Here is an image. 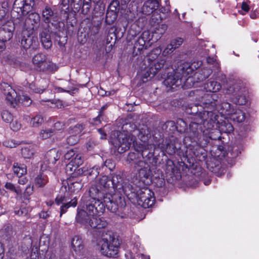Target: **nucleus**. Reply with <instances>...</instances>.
Wrapping results in <instances>:
<instances>
[{
    "label": "nucleus",
    "instance_id": "22",
    "mask_svg": "<svg viewBox=\"0 0 259 259\" xmlns=\"http://www.w3.org/2000/svg\"><path fill=\"white\" fill-rule=\"evenodd\" d=\"M165 175L167 177L175 179H178L181 177L180 169L176 166L173 161L167 159L166 161L164 167Z\"/></svg>",
    "mask_w": 259,
    "mask_h": 259
},
{
    "label": "nucleus",
    "instance_id": "47",
    "mask_svg": "<svg viewBox=\"0 0 259 259\" xmlns=\"http://www.w3.org/2000/svg\"><path fill=\"white\" fill-rule=\"evenodd\" d=\"M4 187L6 190L15 193L16 194V196H18V195L20 194V187L19 186H15V185L10 182H6Z\"/></svg>",
    "mask_w": 259,
    "mask_h": 259
},
{
    "label": "nucleus",
    "instance_id": "45",
    "mask_svg": "<svg viewBox=\"0 0 259 259\" xmlns=\"http://www.w3.org/2000/svg\"><path fill=\"white\" fill-rule=\"evenodd\" d=\"M84 128L83 123H78L74 126H71L68 128V133L70 135L76 136L80 134Z\"/></svg>",
    "mask_w": 259,
    "mask_h": 259
},
{
    "label": "nucleus",
    "instance_id": "10",
    "mask_svg": "<svg viewBox=\"0 0 259 259\" xmlns=\"http://www.w3.org/2000/svg\"><path fill=\"white\" fill-rule=\"evenodd\" d=\"M136 199L138 204L145 208L152 207L155 202L154 192L145 186L139 188Z\"/></svg>",
    "mask_w": 259,
    "mask_h": 259
},
{
    "label": "nucleus",
    "instance_id": "64",
    "mask_svg": "<svg viewBox=\"0 0 259 259\" xmlns=\"http://www.w3.org/2000/svg\"><path fill=\"white\" fill-rule=\"evenodd\" d=\"M10 123V128L14 132L19 131L21 127V124L17 120H13Z\"/></svg>",
    "mask_w": 259,
    "mask_h": 259
},
{
    "label": "nucleus",
    "instance_id": "55",
    "mask_svg": "<svg viewBox=\"0 0 259 259\" xmlns=\"http://www.w3.org/2000/svg\"><path fill=\"white\" fill-rule=\"evenodd\" d=\"M55 133V130L52 128L42 130L40 132L39 136L42 140L50 138Z\"/></svg>",
    "mask_w": 259,
    "mask_h": 259
},
{
    "label": "nucleus",
    "instance_id": "27",
    "mask_svg": "<svg viewBox=\"0 0 259 259\" xmlns=\"http://www.w3.org/2000/svg\"><path fill=\"white\" fill-rule=\"evenodd\" d=\"M110 178V181L112 182L111 185V190L113 191V193H119L121 196V188L123 185V179L120 175H113Z\"/></svg>",
    "mask_w": 259,
    "mask_h": 259
},
{
    "label": "nucleus",
    "instance_id": "18",
    "mask_svg": "<svg viewBox=\"0 0 259 259\" xmlns=\"http://www.w3.org/2000/svg\"><path fill=\"white\" fill-rule=\"evenodd\" d=\"M41 17L42 21L47 24V27L50 26V24H51L56 29L58 28L60 22L58 21L57 14L48 5L42 10Z\"/></svg>",
    "mask_w": 259,
    "mask_h": 259
},
{
    "label": "nucleus",
    "instance_id": "33",
    "mask_svg": "<svg viewBox=\"0 0 259 259\" xmlns=\"http://www.w3.org/2000/svg\"><path fill=\"white\" fill-rule=\"evenodd\" d=\"M27 21H29L31 24V27L30 28L34 30L36 29L39 25L40 16L38 13L33 12L28 15Z\"/></svg>",
    "mask_w": 259,
    "mask_h": 259
},
{
    "label": "nucleus",
    "instance_id": "4",
    "mask_svg": "<svg viewBox=\"0 0 259 259\" xmlns=\"http://www.w3.org/2000/svg\"><path fill=\"white\" fill-rule=\"evenodd\" d=\"M199 118H194L189 124V137L185 138V143L187 144V141H196L203 136H206L207 133L205 131L211 129L214 126L216 123L215 116L208 117L204 111L203 113L199 114Z\"/></svg>",
    "mask_w": 259,
    "mask_h": 259
},
{
    "label": "nucleus",
    "instance_id": "51",
    "mask_svg": "<svg viewBox=\"0 0 259 259\" xmlns=\"http://www.w3.org/2000/svg\"><path fill=\"white\" fill-rule=\"evenodd\" d=\"M205 133H207V134L205 135L207 138H208V143H209L210 140H220L221 136V132L219 130L215 129L213 132H209L207 131H205Z\"/></svg>",
    "mask_w": 259,
    "mask_h": 259
},
{
    "label": "nucleus",
    "instance_id": "58",
    "mask_svg": "<svg viewBox=\"0 0 259 259\" xmlns=\"http://www.w3.org/2000/svg\"><path fill=\"white\" fill-rule=\"evenodd\" d=\"M83 162V158L81 154H75L74 157L71 159L70 163L73 166L77 167L81 165Z\"/></svg>",
    "mask_w": 259,
    "mask_h": 259
},
{
    "label": "nucleus",
    "instance_id": "6",
    "mask_svg": "<svg viewBox=\"0 0 259 259\" xmlns=\"http://www.w3.org/2000/svg\"><path fill=\"white\" fill-rule=\"evenodd\" d=\"M99 244L101 246L100 251L103 255L110 257L117 256L120 243L112 232L103 233Z\"/></svg>",
    "mask_w": 259,
    "mask_h": 259
},
{
    "label": "nucleus",
    "instance_id": "20",
    "mask_svg": "<svg viewBox=\"0 0 259 259\" xmlns=\"http://www.w3.org/2000/svg\"><path fill=\"white\" fill-rule=\"evenodd\" d=\"M135 186L131 185L129 183H124L123 185L121 188V194H122L123 198H124V195H125L127 198L130 200H134L137 197L138 193L139 192V187L136 185L134 183ZM125 200V198H124ZM125 202V201L124 200Z\"/></svg>",
    "mask_w": 259,
    "mask_h": 259
},
{
    "label": "nucleus",
    "instance_id": "2",
    "mask_svg": "<svg viewBox=\"0 0 259 259\" xmlns=\"http://www.w3.org/2000/svg\"><path fill=\"white\" fill-rule=\"evenodd\" d=\"M112 182L110 178L104 175L96 184L90 188H96L98 193H101L107 209L112 212H116L119 208H124L126 202L124 198L118 192L113 193L111 190Z\"/></svg>",
    "mask_w": 259,
    "mask_h": 259
},
{
    "label": "nucleus",
    "instance_id": "42",
    "mask_svg": "<svg viewBox=\"0 0 259 259\" xmlns=\"http://www.w3.org/2000/svg\"><path fill=\"white\" fill-rule=\"evenodd\" d=\"M49 180L47 175L40 174L35 178L34 183L37 187H42L48 182Z\"/></svg>",
    "mask_w": 259,
    "mask_h": 259
},
{
    "label": "nucleus",
    "instance_id": "28",
    "mask_svg": "<svg viewBox=\"0 0 259 259\" xmlns=\"http://www.w3.org/2000/svg\"><path fill=\"white\" fill-rule=\"evenodd\" d=\"M159 3L156 0H148L146 1L142 8L143 14L149 15L155 11L158 7Z\"/></svg>",
    "mask_w": 259,
    "mask_h": 259
},
{
    "label": "nucleus",
    "instance_id": "39",
    "mask_svg": "<svg viewBox=\"0 0 259 259\" xmlns=\"http://www.w3.org/2000/svg\"><path fill=\"white\" fill-rule=\"evenodd\" d=\"M34 153V149L32 145H25L21 148V154L24 158L30 159L32 158Z\"/></svg>",
    "mask_w": 259,
    "mask_h": 259
},
{
    "label": "nucleus",
    "instance_id": "5",
    "mask_svg": "<svg viewBox=\"0 0 259 259\" xmlns=\"http://www.w3.org/2000/svg\"><path fill=\"white\" fill-rule=\"evenodd\" d=\"M153 139L155 142V147L159 149L164 154L173 155L176 154L182 160L186 159V152L184 149L180 147L178 139L174 136H170L163 139V135L160 134L156 136V134L153 135Z\"/></svg>",
    "mask_w": 259,
    "mask_h": 259
},
{
    "label": "nucleus",
    "instance_id": "7",
    "mask_svg": "<svg viewBox=\"0 0 259 259\" xmlns=\"http://www.w3.org/2000/svg\"><path fill=\"white\" fill-rule=\"evenodd\" d=\"M191 143L188 144V147L186 152V159L188 161L187 153H189L191 157H195L198 160L202 161L205 160L207 157L206 151L204 149L208 144V138L206 136H203L199 138V140L190 141Z\"/></svg>",
    "mask_w": 259,
    "mask_h": 259
},
{
    "label": "nucleus",
    "instance_id": "50",
    "mask_svg": "<svg viewBox=\"0 0 259 259\" xmlns=\"http://www.w3.org/2000/svg\"><path fill=\"white\" fill-rule=\"evenodd\" d=\"M45 82L46 84L41 87H37L35 84L31 83L29 85V88L31 90H32L33 92L35 93L41 94L42 93L48 88V84L47 83V81L45 79H42L41 80V83Z\"/></svg>",
    "mask_w": 259,
    "mask_h": 259
},
{
    "label": "nucleus",
    "instance_id": "54",
    "mask_svg": "<svg viewBox=\"0 0 259 259\" xmlns=\"http://www.w3.org/2000/svg\"><path fill=\"white\" fill-rule=\"evenodd\" d=\"M116 18L117 15L116 12L108 10L106 13L105 22L108 24H112L116 19Z\"/></svg>",
    "mask_w": 259,
    "mask_h": 259
},
{
    "label": "nucleus",
    "instance_id": "34",
    "mask_svg": "<svg viewBox=\"0 0 259 259\" xmlns=\"http://www.w3.org/2000/svg\"><path fill=\"white\" fill-rule=\"evenodd\" d=\"M229 118L234 121L241 123L244 121L246 115L242 110L234 109V111L232 112Z\"/></svg>",
    "mask_w": 259,
    "mask_h": 259
},
{
    "label": "nucleus",
    "instance_id": "11",
    "mask_svg": "<svg viewBox=\"0 0 259 259\" xmlns=\"http://www.w3.org/2000/svg\"><path fill=\"white\" fill-rule=\"evenodd\" d=\"M178 69L179 67L176 70H172V72H168L166 77L165 74H162L161 77L165 79L164 84L172 90L182 85L183 80L186 79V77L183 75L182 71H179Z\"/></svg>",
    "mask_w": 259,
    "mask_h": 259
},
{
    "label": "nucleus",
    "instance_id": "31",
    "mask_svg": "<svg viewBox=\"0 0 259 259\" xmlns=\"http://www.w3.org/2000/svg\"><path fill=\"white\" fill-rule=\"evenodd\" d=\"M81 169L82 175L92 177V179L96 178L100 174L99 165H95L90 168L83 167Z\"/></svg>",
    "mask_w": 259,
    "mask_h": 259
},
{
    "label": "nucleus",
    "instance_id": "37",
    "mask_svg": "<svg viewBox=\"0 0 259 259\" xmlns=\"http://www.w3.org/2000/svg\"><path fill=\"white\" fill-rule=\"evenodd\" d=\"M219 131L221 133L230 134L234 131V127L228 120L222 121L219 125Z\"/></svg>",
    "mask_w": 259,
    "mask_h": 259
},
{
    "label": "nucleus",
    "instance_id": "14",
    "mask_svg": "<svg viewBox=\"0 0 259 259\" xmlns=\"http://www.w3.org/2000/svg\"><path fill=\"white\" fill-rule=\"evenodd\" d=\"M136 143L138 142L135 141V138L133 137L132 134L127 135L121 134L118 136L115 147L119 153H122L128 150L132 145L134 146Z\"/></svg>",
    "mask_w": 259,
    "mask_h": 259
},
{
    "label": "nucleus",
    "instance_id": "44",
    "mask_svg": "<svg viewBox=\"0 0 259 259\" xmlns=\"http://www.w3.org/2000/svg\"><path fill=\"white\" fill-rule=\"evenodd\" d=\"M44 120V118L42 115L37 114L31 118L30 121V125L33 127H38L41 125Z\"/></svg>",
    "mask_w": 259,
    "mask_h": 259
},
{
    "label": "nucleus",
    "instance_id": "25",
    "mask_svg": "<svg viewBox=\"0 0 259 259\" xmlns=\"http://www.w3.org/2000/svg\"><path fill=\"white\" fill-rule=\"evenodd\" d=\"M33 186L29 185L23 193L20 188V194L18 195V196H15V198L17 201L26 204L29 202L30 197L33 193Z\"/></svg>",
    "mask_w": 259,
    "mask_h": 259
},
{
    "label": "nucleus",
    "instance_id": "24",
    "mask_svg": "<svg viewBox=\"0 0 259 259\" xmlns=\"http://www.w3.org/2000/svg\"><path fill=\"white\" fill-rule=\"evenodd\" d=\"M131 134L134 138L137 137L143 143H148L147 141L151 137L150 131L146 126L135 129Z\"/></svg>",
    "mask_w": 259,
    "mask_h": 259
},
{
    "label": "nucleus",
    "instance_id": "52",
    "mask_svg": "<svg viewBox=\"0 0 259 259\" xmlns=\"http://www.w3.org/2000/svg\"><path fill=\"white\" fill-rule=\"evenodd\" d=\"M203 99H204V97H203ZM203 101H204L203 100ZM204 102H203V103ZM203 104H204L203 103ZM204 106V105H203ZM204 106L203 107V111L202 112V111H200L199 112V109L198 108V106L196 104L195 105H193L191 106H189L188 108L187 109V113H188L189 114H192V115H195V117L194 118H199V114L201 112V113H203L204 112Z\"/></svg>",
    "mask_w": 259,
    "mask_h": 259
},
{
    "label": "nucleus",
    "instance_id": "36",
    "mask_svg": "<svg viewBox=\"0 0 259 259\" xmlns=\"http://www.w3.org/2000/svg\"><path fill=\"white\" fill-rule=\"evenodd\" d=\"M204 88L207 92L215 93L221 90L222 85L220 83L211 80L209 81L205 84Z\"/></svg>",
    "mask_w": 259,
    "mask_h": 259
},
{
    "label": "nucleus",
    "instance_id": "26",
    "mask_svg": "<svg viewBox=\"0 0 259 259\" xmlns=\"http://www.w3.org/2000/svg\"><path fill=\"white\" fill-rule=\"evenodd\" d=\"M149 34L148 32H144L139 36L136 41L134 45V49H137L138 51L141 53L144 49H147V43L150 41V38L148 37Z\"/></svg>",
    "mask_w": 259,
    "mask_h": 259
},
{
    "label": "nucleus",
    "instance_id": "59",
    "mask_svg": "<svg viewBox=\"0 0 259 259\" xmlns=\"http://www.w3.org/2000/svg\"><path fill=\"white\" fill-rule=\"evenodd\" d=\"M28 212V208L21 205L20 207H15L14 208V213L18 216H25Z\"/></svg>",
    "mask_w": 259,
    "mask_h": 259
},
{
    "label": "nucleus",
    "instance_id": "32",
    "mask_svg": "<svg viewBox=\"0 0 259 259\" xmlns=\"http://www.w3.org/2000/svg\"><path fill=\"white\" fill-rule=\"evenodd\" d=\"M12 169L18 177H21L27 174V167L24 164L15 162L13 163Z\"/></svg>",
    "mask_w": 259,
    "mask_h": 259
},
{
    "label": "nucleus",
    "instance_id": "30",
    "mask_svg": "<svg viewBox=\"0 0 259 259\" xmlns=\"http://www.w3.org/2000/svg\"><path fill=\"white\" fill-rule=\"evenodd\" d=\"M212 73L211 69L207 68H204L199 70L194 74V78L196 82H200L205 80Z\"/></svg>",
    "mask_w": 259,
    "mask_h": 259
},
{
    "label": "nucleus",
    "instance_id": "19",
    "mask_svg": "<svg viewBox=\"0 0 259 259\" xmlns=\"http://www.w3.org/2000/svg\"><path fill=\"white\" fill-rule=\"evenodd\" d=\"M178 122H180L181 124H182V129L178 130L174 121L168 120L164 123H161V130L163 133L168 135L174 134L176 131H178L180 133L184 132L187 127L186 123L183 119H180Z\"/></svg>",
    "mask_w": 259,
    "mask_h": 259
},
{
    "label": "nucleus",
    "instance_id": "46",
    "mask_svg": "<svg viewBox=\"0 0 259 259\" xmlns=\"http://www.w3.org/2000/svg\"><path fill=\"white\" fill-rule=\"evenodd\" d=\"M72 199L71 197L70 196L69 193H64L63 194H60L57 195L56 198H55V203L59 205L61 204H63L65 203H68L69 202V200H71Z\"/></svg>",
    "mask_w": 259,
    "mask_h": 259
},
{
    "label": "nucleus",
    "instance_id": "53",
    "mask_svg": "<svg viewBox=\"0 0 259 259\" xmlns=\"http://www.w3.org/2000/svg\"><path fill=\"white\" fill-rule=\"evenodd\" d=\"M6 96V100L10 106L13 108H15L17 106L16 97L17 94L15 91V94L8 93L5 95Z\"/></svg>",
    "mask_w": 259,
    "mask_h": 259
},
{
    "label": "nucleus",
    "instance_id": "16",
    "mask_svg": "<svg viewBox=\"0 0 259 259\" xmlns=\"http://www.w3.org/2000/svg\"><path fill=\"white\" fill-rule=\"evenodd\" d=\"M100 215L93 216L88 219H83L80 217L78 223L84 226L85 227H90L92 228L101 229L104 228L107 226L106 219Z\"/></svg>",
    "mask_w": 259,
    "mask_h": 259
},
{
    "label": "nucleus",
    "instance_id": "41",
    "mask_svg": "<svg viewBox=\"0 0 259 259\" xmlns=\"http://www.w3.org/2000/svg\"><path fill=\"white\" fill-rule=\"evenodd\" d=\"M21 45L24 49L27 50L30 47L33 43V37L30 35L25 36L23 32L21 37Z\"/></svg>",
    "mask_w": 259,
    "mask_h": 259
},
{
    "label": "nucleus",
    "instance_id": "15",
    "mask_svg": "<svg viewBox=\"0 0 259 259\" xmlns=\"http://www.w3.org/2000/svg\"><path fill=\"white\" fill-rule=\"evenodd\" d=\"M169 66L170 65L168 62L164 59L152 61L150 63L149 66L147 68L143 77L152 78L161 69H168Z\"/></svg>",
    "mask_w": 259,
    "mask_h": 259
},
{
    "label": "nucleus",
    "instance_id": "13",
    "mask_svg": "<svg viewBox=\"0 0 259 259\" xmlns=\"http://www.w3.org/2000/svg\"><path fill=\"white\" fill-rule=\"evenodd\" d=\"M138 170V174H136L135 180L133 179V182L139 187L150 184L151 172V168L148 164H147L146 166V165H143Z\"/></svg>",
    "mask_w": 259,
    "mask_h": 259
},
{
    "label": "nucleus",
    "instance_id": "48",
    "mask_svg": "<svg viewBox=\"0 0 259 259\" xmlns=\"http://www.w3.org/2000/svg\"><path fill=\"white\" fill-rule=\"evenodd\" d=\"M13 36L11 30H7L5 28H0V39L4 42L9 40Z\"/></svg>",
    "mask_w": 259,
    "mask_h": 259
},
{
    "label": "nucleus",
    "instance_id": "63",
    "mask_svg": "<svg viewBox=\"0 0 259 259\" xmlns=\"http://www.w3.org/2000/svg\"><path fill=\"white\" fill-rule=\"evenodd\" d=\"M19 101L24 106H28L32 103L31 99L27 95H23L20 97Z\"/></svg>",
    "mask_w": 259,
    "mask_h": 259
},
{
    "label": "nucleus",
    "instance_id": "8",
    "mask_svg": "<svg viewBox=\"0 0 259 259\" xmlns=\"http://www.w3.org/2000/svg\"><path fill=\"white\" fill-rule=\"evenodd\" d=\"M155 142L153 140V144L149 143H136L134 144V148L136 152H140V155L142 157L144 165L146 164H151L156 166L158 162V158L154 156V150L155 148Z\"/></svg>",
    "mask_w": 259,
    "mask_h": 259
},
{
    "label": "nucleus",
    "instance_id": "43",
    "mask_svg": "<svg viewBox=\"0 0 259 259\" xmlns=\"http://www.w3.org/2000/svg\"><path fill=\"white\" fill-rule=\"evenodd\" d=\"M47 56L44 53H37L32 58V61L34 66V69L47 60Z\"/></svg>",
    "mask_w": 259,
    "mask_h": 259
},
{
    "label": "nucleus",
    "instance_id": "40",
    "mask_svg": "<svg viewBox=\"0 0 259 259\" xmlns=\"http://www.w3.org/2000/svg\"><path fill=\"white\" fill-rule=\"evenodd\" d=\"M77 204V198L76 197H74L71 200L69 201L68 203H65L64 204H62L60 207V216L61 217L63 214L66 213L67 211V209L70 207H75Z\"/></svg>",
    "mask_w": 259,
    "mask_h": 259
},
{
    "label": "nucleus",
    "instance_id": "38",
    "mask_svg": "<svg viewBox=\"0 0 259 259\" xmlns=\"http://www.w3.org/2000/svg\"><path fill=\"white\" fill-rule=\"evenodd\" d=\"M46 158H48L49 163L55 164L56 161L60 158L58 151L55 149H51L47 153Z\"/></svg>",
    "mask_w": 259,
    "mask_h": 259
},
{
    "label": "nucleus",
    "instance_id": "29",
    "mask_svg": "<svg viewBox=\"0 0 259 259\" xmlns=\"http://www.w3.org/2000/svg\"><path fill=\"white\" fill-rule=\"evenodd\" d=\"M140 153L130 152L128 154L127 160L131 164H135V167H142L144 164V162L140 158Z\"/></svg>",
    "mask_w": 259,
    "mask_h": 259
},
{
    "label": "nucleus",
    "instance_id": "57",
    "mask_svg": "<svg viewBox=\"0 0 259 259\" xmlns=\"http://www.w3.org/2000/svg\"><path fill=\"white\" fill-rule=\"evenodd\" d=\"M91 7V0H84L80 10V13L83 15L88 14L90 11Z\"/></svg>",
    "mask_w": 259,
    "mask_h": 259
},
{
    "label": "nucleus",
    "instance_id": "12",
    "mask_svg": "<svg viewBox=\"0 0 259 259\" xmlns=\"http://www.w3.org/2000/svg\"><path fill=\"white\" fill-rule=\"evenodd\" d=\"M50 27V26H49L48 27L44 28L39 33L40 41L46 49H49L52 46V41L50 36L51 32L49 30ZM51 33H53V34L55 36V40L58 42L59 46L62 47L65 45L66 39L65 40V42L64 41H61L60 35L57 31L55 32H51Z\"/></svg>",
    "mask_w": 259,
    "mask_h": 259
},
{
    "label": "nucleus",
    "instance_id": "3",
    "mask_svg": "<svg viewBox=\"0 0 259 259\" xmlns=\"http://www.w3.org/2000/svg\"><path fill=\"white\" fill-rule=\"evenodd\" d=\"M204 101V109L207 116L211 117L213 115H216L215 124L219 123L218 119L219 115L222 116L226 115L230 116L232 112L234 111L232 106L228 102L221 103L219 94L212 93L205 95Z\"/></svg>",
    "mask_w": 259,
    "mask_h": 259
},
{
    "label": "nucleus",
    "instance_id": "9",
    "mask_svg": "<svg viewBox=\"0 0 259 259\" xmlns=\"http://www.w3.org/2000/svg\"><path fill=\"white\" fill-rule=\"evenodd\" d=\"M34 0H15L11 11V16L14 23L22 21L23 16L32 10Z\"/></svg>",
    "mask_w": 259,
    "mask_h": 259
},
{
    "label": "nucleus",
    "instance_id": "56",
    "mask_svg": "<svg viewBox=\"0 0 259 259\" xmlns=\"http://www.w3.org/2000/svg\"><path fill=\"white\" fill-rule=\"evenodd\" d=\"M0 90L3 92L5 95L11 93L15 94V90L12 89V87L6 82H2L0 84Z\"/></svg>",
    "mask_w": 259,
    "mask_h": 259
},
{
    "label": "nucleus",
    "instance_id": "1",
    "mask_svg": "<svg viewBox=\"0 0 259 259\" xmlns=\"http://www.w3.org/2000/svg\"><path fill=\"white\" fill-rule=\"evenodd\" d=\"M96 188H90L89 196L82 198L83 205L81 208L78 206L75 220L79 222L80 217L88 219L93 216L101 215L105 210L106 205L101 193L98 194Z\"/></svg>",
    "mask_w": 259,
    "mask_h": 259
},
{
    "label": "nucleus",
    "instance_id": "23",
    "mask_svg": "<svg viewBox=\"0 0 259 259\" xmlns=\"http://www.w3.org/2000/svg\"><path fill=\"white\" fill-rule=\"evenodd\" d=\"M150 183H152L157 187H162L165 184L164 176L162 171L156 167L151 168Z\"/></svg>",
    "mask_w": 259,
    "mask_h": 259
},
{
    "label": "nucleus",
    "instance_id": "62",
    "mask_svg": "<svg viewBox=\"0 0 259 259\" xmlns=\"http://www.w3.org/2000/svg\"><path fill=\"white\" fill-rule=\"evenodd\" d=\"M108 107V104H105L99 110L98 115L99 118H100L102 121H106L107 119V116L105 113V110Z\"/></svg>",
    "mask_w": 259,
    "mask_h": 259
},
{
    "label": "nucleus",
    "instance_id": "49",
    "mask_svg": "<svg viewBox=\"0 0 259 259\" xmlns=\"http://www.w3.org/2000/svg\"><path fill=\"white\" fill-rule=\"evenodd\" d=\"M72 247L74 250H80L82 248V240L78 236H74L71 240Z\"/></svg>",
    "mask_w": 259,
    "mask_h": 259
},
{
    "label": "nucleus",
    "instance_id": "17",
    "mask_svg": "<svg viewBox=\"0 0 259 259\" xmlns=\"http://www.w3.org/2000/svg\"><path fill=\"white\" fill-rule=\"evenodd\" d=\"M242 92V88L240 82H236L230 85L227 90V94L235 96V98L233 99L235 104L239 105H245L247 99L245 96L240 95Z\"/></svg>",
    "mask_w": 259,
    "mask_h": 259
},
{
    "label": "nucleus",
    "instance_id": "21",
    "mask_svg": "<svg viewBox=\"0 0 259 259\" xmlns=\"http://www.w3.org/2000/svg\"><path fill=\"white\" fill-rule=\"evenodd\" d=\"M202 64L201 61H194L192 63L188 62H184L181 64L179 66V71H182L183 75L186 77H188V79H190V76L188 75L191 74L193 71L198 69Z\"/></svg>",
    "mask_w": 259,
    "mask_h": 259
},
{
    "label": "nucleus",
    "instance_id": "61",
    "mask_svg": "<svg viewBox=\"0 0 259 259\" xmlns=\"http://www.w3.org/2000/svg\"><path fill=\"white\" fill-rule=\"evenodd\" d=\"M1 116L3 120L7 123H10L13 121V116L8 110H4L2 112Z\"/></svg>",
    "mask_w": 259,
    "mask_h": 259
},
{
    "label": "nucleus",
    "instance_id": "35",
    "mask_svg": "<svg viewBox=\"0 0 259 259\" xmlns=\"http://www.w3.org/2000/svg\"><path fill=\"white\" fill-rule=\"evenodd\" d=\"M209 166L210 170L218 177H221L226 171V167L219 163V161L217 164L211 163V165H209Z\"/></svg>",
    "mask_w": 259,
    "mask_h": 259
},
{
    "label": "nucleus",
    "instance_id": "60",
    "mask_svg": "<svg viewBox=\"0 0 259 259\" xmlns=\"http://www.w3.org/2000/svg\"><path fill=\"white\" fill-rule=\"evenodd\" d=\"M46 68V73H54L57 71L58 67L57 65L52 61H48Z\"/></svg>",
    "mask_w": 259,
    "mask_h": 259
}]
</instances>
